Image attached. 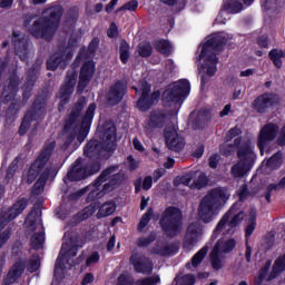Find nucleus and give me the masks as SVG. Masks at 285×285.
<instances>
[{"label":"nucleus","instance_id":"obj_1","mask_svg":"<svg viewBox=\"0 0 285 285\" xmlns=\"http://www.w3.org/2000/svg\"><path fill=\"white\" fill-rule=\"evenodd\" d=\"M229 39H233L230 33H213L200 45L198 63L203 75L214 77L215 72H217V53L222 52V47L229 41Z\"/></svg>","mask_w":285,"mask_h":285},{"label":"nucleus","instance_id":"obj_2","mask_svg":"<svg viewBox=\"0 0 285 285\" xmlns=\"http://www.w3.org/2000/svg\"><path fill=\"white\" fill-rule=\"evenodd\" d=\"M53 149L55 144H51L49 147L45 148L38 159L31 165L29 171L23 175V181H27V184H32V181L37 179V175L41 173L40 178L35 184L36 193L43 190V186H46L48 177H55V175H57V167L48 164V159H50V155H52Z\"/></svg>","mask_w":285,"mask_h":285},{"label":"nucleus","instance_id":"obj_3","mask_svg":"<svg viewBox=\"0 0 285 285\" xmlns=\"http://www.w3.org/2000/svg\"><path fill=\"white\" fill-rule=\"evenodd\" d=\"M228 199H230V191L227 188L219 187L210 190L199 204V220L204 224H210L216 215H219V210L224 208Z\"/></svg>","mask_w":285,"mask_h":285},{"label":"nucleus","instance_id":"obj_4","mask_svg":"<svg viewBox=\"0 0 285 285\" xmlns=\"http://www.w3.org/2000/svg\"><path fill=\"white\" fill-rule=\"evenodd\" d=\"M61 14H63V9L59 4L45 10L42 17L36 20L30 28L31 35L37 39L42 38L47 41L52 39L57 28H59Z\"/></svg>","mask_w":285,"mask_h":285},{"label":"nucleus","instance_id":"obj_5","mask_svg":"<svg viewBox=\"0 0 285 285\" xmlns=\"http://www.w3.org/2000/svg\"><path fill=\"white\" fill-rule=\"evenodd\" d=\"M104 136L101 142L90 140L85 147V155L87 157H95L101 153V148L108 153H112L117 148V128L112 122H107L102 127Z\"/></svg>","mask_w":285,"mask_h":285},{"label":"nucleus","instance_id":"obj_6","mask_svg":"<svg viewBox=\"0 0 285 285\" xmlns=\"http://www.w3.org/2000/svg\"><path fill=\"white\" fill-rule=\"evenodd\" d=\"M121 181V176L117 174V167L107 168L101 175L98 177L94 186L91 187V191L88 195V202H94V199H99L104 197L110 187L117 186Z\"/></svg>","mask_w":285,"mask_h":285},{"label":"nucleus","instance_id":"obj_7","mask_svg":"<svg viewBox=\"0 0 285 285\" xmlns=\"http://www.w3.org/2000/svg\"><path fill=\"white\" fill-rule=\"evenodd\" d=\"M254 148L255 147L253 146V144L247 142L238 149L237 157L239 161L232 166V177H234L235 179H239L250 173L253 164H255V159H257Z\"/></svg>","mask_w":285,"mask_h":285},{"label":"nucleus","instance_id":"obj_8","mask_svg":"<svg viewBox=\"0 0 285 285\" xmlns=\"http://www.w3.org/2000/svg\"><path fill=\"white\" fill-rule=\"evenodd\" d=\"M24 226L31 236V247L35 250L43 248V243L46 242V236L43 232V223L41 222V212L32 210L26 218Z\"/></svg>","mask_w":285,"mask_h":285},{"label":"nucleus","instance_id":"obj_9","mask_svg":"<svg viewBox=\"0 0 285 285\" xmlns=\"http://www.w3.org/2000/svg\"><path fill=\"white\" fill-rule=\"evenodd\" d=\"M190 95V82L186 79L178 80L169 85L163 92V102L165 106H181V99Z\"/></svg>","mask_w":285,"mask_h":285},{"label":"nucleus","instance_id":"obj_10","mask_svg":"<svg viewBox=\"0 0 285 285\" xmlns=\"http://www.w3.org/2000/svg\"><path fill=\"white\" fill-rule=\"evenodd\" d=\"M76 256L77 247H70V244L63 243L60 255L56 262L55 277L57 279H63V277H66V271L72 267L75 264L73 257Z\"/></svg>","mask_w":285,"mask_h":285},{"label":"nucleus","instance_id":"obj_11","mask_svg":"<svg viewBox=\"0 0 285 285\" xmlns=\"http://www.w3.org/2000/svg\"><path fill=\"white\" fill-rule=\"evenodd\" d=\"M237 210H239V204H234L228 213H226L217 224L212 236L213 239H217V235H219V233H224V230L230 233V228H235V226L242 224V220L244 219V213H237Z\"/></svg>","mask_w":285,"mask_h":285},{"label":"nucleus","instance_id":"obj_12","mask_svg":"<svg viewBox=\"0 0 285 285\" xmlns=\"http://www.w3.org/2000/svg\"><path fill=\"white\" fill-rule=\"evenodd\" d=\"M160 224L163 226V230L169 237L179 235V233H181V212L175 207L167 208Z\"/></svg>","mask_w":285,"mask_h":285},{"label":"nucleus","instance_id":"obj_13","mask_svg":"<svg viewBox=\"0 0 285 285\" xmlns=\"http://www.w3.org/2000/svg\"><path fill=\"white\" fill-rule=\"evenodd\" d=\"M235 248V239L220 238L214 249L210 253L212 266L215 271H219L224 266L222 262V256L226 253H230Z\"/></svg>","mask_w":285,"mask_h":285},{"label":"nucleus","instance_id":"obj_14","mask_svg":"<svg viewBox=\"0 0 285 285\" xmlns=\"http://www.w3.org/2000/svg\"><path fill=\"white\" fill-rule=\"evenodd\" d=\"M136 94L139 96L137 107L139 110H148L153 104L159 101V97L161 94L159 91H155L150 95V85L146 81L140 83L137 88H135Z\"/></svg>","mask_w":285,"mask_h":285},{"label":"nucleus","instance_id":"obj_15","mask_svg":"<svg viewBox=\"0 0 285 285\" xmlns=\"http://www.w3.org/2000/svg\"><path fill=\"white\" fill-rule=\"evenodd\" d=\"M279 132V124L278 122H268L262 127L259 136H258V148L261 150V155L266 153V147Z\"/></svg>","mask_w":285,"mask_h":285},{"label":"nucleus","instance_id":"obj_16","mask_svg":"<svg viewBox=\"0 0 285 285\" xmlns=\"http://www.w3.org/2000/svg\"><path fill=\"white\" fill-rule=\"evenodd\" d=\"M268 268H271V262H267L265 264V267L261 271L258 277L255 278V283L257 285H261L264 279H275L279 273H284L285 269V254L281 257H278L273 266L272 273L268 274Z\"/></svg>","mask_w":285,"mask_h":285},{"label":"nucleus","instance_id":"obj_17","mask_svg":"<svg viewBox=\"0 0 285 285\" xmlns=\"http://www.w3.org/2000/svg\"><path fill=\"white\" fill-rule=\"evenodd\" d=\"M204 235V228L199 223H193L188 226L187 233L184 238V248L185 250H193L198 242L202 240Z\"/></svg>","mask_w":285,"mask_h":285},{"label":"nucleus","instance_id":"obj_18","mask_svg":"<svg viewBox=\"0 0 285 285\" xmlns=\"http://www.w3.org/2000/svg\"><path fill=\"white\" fill-rule=\"evenodd\" d=\"M180 181L183 186H188L189 188H204L208 184V178L206 174L202 171H193L184 175L183 177L176 178L175 184Z\"/></svg>","mask_w":285,"mask_h":285},{"label":"nucleus","instance_id":"obj_19","mask_svg":"<svg viewBox=\"0 0 285 285\" xmlns=\"http://www.w3.org/2000/svg\"><path fill=\"white\" fill-rule=\"evenodd\" d=\"M279 104V96L275 94H263L258 96L254 102L253 108L256 112L264 115L268 108H273Z\"/></svg>","mask_w":285,"mask_h":285},{"label":"nucleus","instance_id":"obj_20","mask_svg":"<svg viewBox=\"0 0 285 285\" xmlns=\"http://www.w3.org/2000/svg\"><path fill=\"white\" fill-rule=\"evenodd\" d=\"M72 43L69 42V47H67L65 53H56L47 61L48 70H57L61 68L62 70L66 68V63L72 59Z\"/></svg>","mask_w":285,"mask_h":285},{"label":"nucleus","instance_id":"obj_21","mask_svg":"<svg viewBox=\"0 0 285 285\" xmlns=\"http://www.w3.org/2000/svg\"><path fill=\"white\" fill-rule=\"evenodd\" d=\"M99 170V165H95L92 169H86L81 166V160H76L73 167L68 171L67 177L71 181H79L86 179L89 175H95Z\"/></svg>","mask_w":285,"mask_h":285},{"label":"nucleus","instance_id":"obj_22","mask_svg":"<svg viewBox=\"0 0 285 285\" xmlns=\"http://www.w3.org/2000/svg\"><path fill=\"white\" fill-rule=\"evenodd\" d=\"M95 110H97V105L90 104L82 118V121L80 125V131H76L78 141H83V139L88 137V130H90L92 119L95 118Z\"/></svg>","mask_w":285,"mask_h":285},{"label":"nucleus","instance_id":"obj_23","mask_svg":"<svg viewBox=\"0 0 285 285\" xmlns=\"http://www.w3.org/2000/svg\"><path fill=\"white\" fill-rule=\"evenodd\" d=\"M165 139L170 150H181L184 148V138L177 134V127L175 125L166 127Z\"/></svg>","mask_w":285,"mask_h":285},{"label":"nucleus","instance_id":"obj_24","mask_svg":"<svg viewBox=\"0 0 285 285\" xmlns=\"http://www.w3.org/2000/svg\"><path fill=\"white\" fill-rule=\"evenodd\" d=\"M75 83H77V75L67 76L66 85L61 87L57 95V99L60 100L61 106H66L70 101V95L75 92Z\"/></svg>","mask_w":285,"mask_h":285},{"label":"nucleus","instance_id":"obj_25","mask_svg":"<svg viewBox=\"0 0 285 285\" xmlns=\"http://www.w3.org/2000/svg\"><path fill=\"white\" fill-rule=\"evenodd\" d=\"M94 75H95V62L88 60L82 65L80 70V77L78 82L79 92L86 89V86L90 83V79H92Z\"/></svg>","mask_w":285,"mask_h":285},{"label":"nucleus","instance_id":"obj_26","mask_svg":"<svg viewBox=\"0 0 285 285\" xmlns=\"http://www.w3.org/2000/svg\"><path fill=\"white\" fill-rule=\"evenodd\" d=\"M130 262L137 273H153V262L146 258V256L134 252L130 257Z\"/></svg>","mask_w":285,"mask_h":285},{"label":"nucleus","instance_id":"obj_27","mask_svg":"<svg viewBox=\"0 0 285 285\" xmlns=\"http://www.w3.org/2000/svg\"><path fill=\"white\" fill-rule=\"evenodd\" d=\"M124 95H126V85L124 82H117L109 89L107 95L108 102L115 106V104H119L124 99Z\"/></svg>","mask_w":285,"mask_h":285},{"label":"nucleus","instance_id":"obj_28","mask_svg":"<svg viewBox=\"0 0 285 285\" xmlns=\"http://www.w3.org/2000/svg\"><path fill=\"white\" fill-rule=\"evenodd\" d=\"M19 86V78L17 76H12L4 87L2 92L3 101H12L14 99V95H17V87Z\"/></svg>","mask_w":285,"mask_h":285},{"label":"nucleus","instance_id":"obj_29","mask_svg":"<svg viewBox=\"0 0 285 285\" xmlns=\"http://www.w3.org/2000/svg\"><path fill=\"white\" fill-rule=\"evenodd\" d=\"M242 10H243L242 3L235 2L234 4H230L228 10H223L219 12V14L216 18V23H220L223 26L226 24V21L230 19L229 12H232L233 14H237V12H242Z\"/></svg>","mask_w":285,"mask_h":285},{"label":"nucleus","instance_id":"obj_30","mask_svg":"<svg viewBox=\"0 0 285 285\" xmlns=\"http://www.w3.org/2000/svg\"><path fill=\"white\" fill-rule=\"evenodd\" d=\"M26 206H28V200L20 199L18 200L12 208L4 215L2 218L4 222H10V219H14L18 215H21L23 210H26Z\"/></svg>","mask_w":285,"mask_h":285},{"label":"nucleus","instance_id":"obj_31","mask_svg":"<svg viewBox=\"0 0 285 285\" xmlns=\"http://www.w3.org/2000/svg\"><path fill=\"white\" fill-rule=\"evenodd\" d=\"M166 119H168V117H166V115H164V112L154 111L150 115L149 121L147 122L145 128L147 130H150L151 128H161V126H164V124H166Z\"/></svg>","mask_w":285,"mask_h":285},{"label":"nucleus","instance_id":"obj_32","mask_svg":"<svg viewBox=\"0 0 285 285\" xmlns=\"http://www.w3.org/2000/svg\"><path fill=\"white\" fill-rule=\"evenodd\" d=\"M246 144H252L250 141L242 142V138H236L234 140V144L230 145L228 142L220 146V153L222 155H225L226 157L233 155L235 150H239L243 146H246Z\"/></svg>","mask_w":285,"mask_h":285},{"label":"nucleus","instance_id":"obj_33","mask_svg":"<svg viewBox=\"0 0 285 285\" xmlns=\"http://www.w3.org/2000/svg\"><path fill=\"white\" fill-rule=\"evenodd\" d=\"M282 153H276L268 160L262 163V168L268 173V170H275L279 168V166H282Z\"/></svg>","mask_w":285,"mask_h":285},{"label":"nucleus","instance_id":"obj_34","mask_svg":"<svg viewBox=\"0 0 285 285\" xmlns=\"http://www.w3.org/2000/svg\"><path fill=\"white\" fill-rule=\"evenodd\" d=\"M19 37H21V35L14 32L13 33V46L16 48V52L17 55L20 57V59H22V61H26V55H28V49L26 47V40H19Z\"/></svg>","mask_w":285,"mask_h":285},{"label":"nucleus","instance_id":"obj_35","mask_svg":"<svg viewBox=\"0 0 285 285\" xmlns=\"http://www.w3.org/2000/svg\"><path fill=\"white\" fill-rule=\"evenodd\" d=\"M85 106H86V98H80L69 116V120L67 121L66 128H68L69 126H72V124L77 121V117H79V112L83 110Z\"/></svg>","mask_w":285,"mask_h":285},{"label":"nucleus","instance_id":"obj_36","mask_svg":"<svg viewBox=\"0 0 285 285\" xmlns=\"http://www.w3.org/2000/svg\"><path fill=\"white\" fill-rule=\"evenodd\" d=\"M23 271H26V265H23L22 263H17L16 265H13V268H11L7 275L9 284H12V282H16L18 277H21Z\"/></svg>","mask_w":285,"mask_h":285},{"label":"nucleus","instance_id":"obj_37","mask_svg":"<svg viewBox=\"0 0 285 285\" xmlns=\"http://www.w3.org/2000/svg\"><path fill=\"white\" fill-rule=\"evenodd\" d=\"M117 210V205L112 202L105 203L98 210V217H108Z\"/></svg>","mask_w":285,"mask_h":285},{"label":"nucleus","instance_id":"obj_38","mask_svg":"<svg viewBox=\"0 0 285 285\" xmlns=\"http://www.w3.org/2000/svg\"><path fill=\"white\" fill-rule=\"evenodd\" d=\"M176 252H177V247H168V245L164 243H159L153 249V253H155V255H173V253H176Z\"/></svg>","mask_w":285,"mask_h":285},{"label":"nucleus","instance_id":"obj_39","mask_svg":"<svg viewBox=\"0 0 285 285\" xmlns=\"http://www.w3.org/2000/svg\"><path fill=\"white\" fill-rule=\"evenodd\" d=\"M256 217H257V212L255 209H252L248 215L249 223H248L246 232H245V237H247V238L250 237L253 235V233L255 232Z\"/></svg>","mask_w":285,"mask_h":285},{"label":"nucleus","instance_id":"obj_40","mask_svg":"<svg viewBox=\"0 0 285 285\" xmlns=\"http://www.w3.org/2000/svg\"><path fill=\"white\" fill-rule=\"evenodd\" d=\"M119 55L120 60L124 63H128V59H130V45H128V42H126L125 40L120 41Z\"/></svg>","mask_w":285,"mask_h":285},{"label":"nucleus","instance_id":"obj_41","mask_svg":"<svg viewBox=\"0 0 285 285\" xmlns=\"http://www.w3.org/2000/svg\"><path fill=\"white\" fill-rule=\"evenodd\" d=\"M156 50L160 52L161 55H170L173 52V45L168 42L167 40H158L155 43Z\"/></svg>","mask_w":285,"mask_h":285},{"label":"nucleus","instance_id":"obj_42","mask_svg":"<svg viewBox=\"0 0 285 285\" xmlns=\"http://www.w3.org/2000/svg\"><path fill=\"white\" fill-rule=\"evenodd\" d=\"M206 255H208V247L205 246L200 250H198L197 254L194 255V257L191 258V266L194 268H197L198 265L204 262V257H206Z\"/></svg>","mask_w":285,"mask_h":285},{"label":"nucleus","instance_id":"obj_43","mask_svg":"<svg viewBox=\"0 0 285 285\" xmlns=\"http://www.w3.org/2000/svg\"><path fill=\"white\" fill-rule=\"evenodd\" d=\"M137 52L140 57H150L153 55V46L148 41L140 42Z\"/></svg>","mask_w":285,"mask_h":285},{"label":"nucleus","instance_id":"obj_44","mask_svg":"<svg viewBox=\"0 0 285 285\" xmlns=\"http://www.w3.org/2000/svg\"><path fill=\"white\" fill-rule=\"evenodd\" d=\"M284 51L274 49L269 52V58L276 68H282V59H284Z\"/></svg>","mask_w":285,"mask_h":285},{"label":"nucleus","instance_id":"obj_45","mask_svg":"<svg viewBox=\"0 0 285 285\" xmlns=\"http://www.w3.org/2000/svg\"><path fill=\"white\" fill-rule=\"evenodd\" d=\"M97 203L87 206L82 212L78 214L80 222H83V219H88V217L95 215V213H97Z\"/></svg>","mask_w":285,"mask_h":285},{"label":"nucleus","instance_id":"obj_46","mask_svg":"<svg viewBox=\"0 0 285 285\" xmlns=\"http://www.w3.org/2000/svg\"><path fill=\"white\" fill-rule=\"evenodd\" d=\"M32 119H35V115L30 112L26 114L24 119L22 120V124L19 129V132L21 135H26V132H28V128H30V121H32Z\"/></svg>","mask_w":285,"mask_h":285},{"label":"nucleus","instance_id":"obj_47","mask_svg":"<svg viewBox=\"0 0 285 285\" xmlns=\"http://www.w3.org/2000/svg\"><path fill=\"white\" fill-rule=\"evenodd\" d=\"M41 266V258L39 256H33L28 265V271L30 273H35L36 271H39V267Z\"/></svg>","mask_w":285,"mask_h":285},{"label":"nucleus","instance_id":"obj_48","mask_svg":"<svg viewBox=\"0 0 285 285\" xmlns=\"http://www.w3.org/2000/svg\"><path fill=\"white\" fill-rule=\"evenodd\" d=\"M150 217H153L151 209L147 210L146 214L141 217L140 223L138 225V230H141L142 228H146V226H148V222H150Z\"/></svg>","mask_w":285,"mask_h":285},{"label":"nucleus","instance_id":"obj_49","mask_svg":"<svg viewBox=\"0 0 285 285\" xmlns=\"http://www.w3.org/2000/svg\"><path fill=\"white\" fill-rule=\"evenodd\" d=\"M159 276L154 275L151 277H147L145 279H140L137 282L138 285H157L159 284Z\"/></svg>","mask_w":285,"mask_h":285},{"label":"nucleus","instance_id":"obj_50","mask_svg":"<svg viewBox=\"0 0 285 285\" xmlns=\"http://www.w3.org/2000/svg\"><path fill=\"white\" fill-rule=\"evenodd\" d=\"M117 285H132V277L128 273H124L118 277Z\"/></svg>","mask_w":285,"mask_h":285},{"label":"nucleus","instance_id":"obj_51","mask_svg":"<svg viewBox=\"0 0 285 285\" xmlns=\"http://www.w3.org/2000/svg\"><path fill=\"white\" fill-rule=\"evenodd\" d=\"M239 135H242V129H239V127H235L226 134L225 139L226 141H230V139H235V137H239Z\"/></svg>","mask_w":285,"mask_h":285},{"label":"nucleus","instance_id":"obj_52","mask_svg":"<svg viewBox=\"0 0 285 285\" xmlns=\"http://www.w3.org/2000/svg\"><path fill=\"white\" fill-rule=\"evenodd\" d=\"M97 262H99V253L95 252L88 256L86 264L87 266H94Z\"/></svg>","mask_w":285,"mask_h":285},{"label":"nucleus","instance_id":"obj_53","mask_svg":"<svg viewBox=\"0 0 285 285\" xmlns=\"http://www.w3.org/2000/svg\"><path fill=\"white\" fill-rule=\"evenodd\" d=\"M139 6V3L135 0L128 2L127 4H125L124 7H120L118 9V12L121 11V10H130V11H135L137 10V7Z\"/></svg>","mask_w":285,"mask_h":285},{"label":"nucleus","instance_id":"obj_54","mask_svg":"<svg viewBox=\"0 0 285 285\" xmlns=\"http://www.w3.org/2000/svg\"><path fill=\"white\" fill-rule=\"evenodd\" d=\"M127 165L129 170H137V168L139 167V161L135 160V158H132V156H129L127 158Z\"/></svg>","mask_w":285,"mask_h":285},{"label":"nucleus","instance_id":"obj_55","mask_svg":"<svg viewBox=\"0 0 285 285\" xmlns=\"http://www.w3.org/2000/svg\"><path fill=\"white\" fill-rule=\"evenodd\" d=\"M142 188H144V190H150V188H153V177L147 176L144 179Z\"/></svg>","mask_w":285,"mask_h":285},{"label":"nucleus","instance_id":"obj_56","mask_svg":"<svg viewBox=\"0 0 285 285\" xmlns=\"http://www.w3.org/2000/svg\"><path fill=\"white\" fill-rule=\"evenodd\" d=\"M277 144H279L281 146H285V125L279 130Z\"/></svg>","mask_w":285,"mask_h":285},{"label":"nucleus","instance_id":"obj_57","mask_svg":"<svg viewBox=\"0 0 285 285\" xmlns=\"http://www.w3.org/2000/svg\"><path fill=\"white\" fill-rule=\"evenodd\" d=\"M195 284V276L188 274L183 277V285H194Z\"/></svg>","mask_w":285,"mask_h":285},{"label":"nucleus","instance_id":"obj_58","mask_svg":"<svg viewBox=\"0 0 285 285\" xmlns=\"http://www.w3.org/2000/svg\"><path fill=\"white\" fill-rule=\"evenodd\" d=\"M154 239H155V236H150L148 238L140 237L138 240V246H148V244H150V242H153Z\"/></svg>","mask_w":285,"mask_h":285},{"label":"nucleus","instance_id":"obj_59","mask_svg":"<svg viewBox=\"0 0 285 285\" xmlns=\"http://www.w3.org/2000/svg\"><path fill=\"white\" fill-rule=\"evenodd\" d=\"M108 37H110L111 39L117 37L118 35V30H117V24L111 23L110 28L107 31Z\"/></svg>","mask_w":285,"mask_h":285},{"label":"nucleus","instance_id":"obj_60","mask_svg":"<svg viewBox=\"0 0 285 285\" xmlns=\"http://www.w3.org/2000/svg\"><path fill=\"white\" fill-rule=\"evenodd\" d=\"M217 164H219V155H213L209 158V166H210V168H217Z\"/></svg>","mask_w":285,"mask_h":285},{"label":"nucleus","instance_id":"obj_61","mask_svg":"<svg viewBox=\"0 0 285 285\" xmlns=\"http://www.w3.org/2000/svg\"><path fill=\"white\" fill-rule=\"evenodd\" d=\"M135 150H138L139 153H144L145 148L141 141H139L137 138H134L132 140Z\"/></svg>","mask_w":285,"mask_h":285},{"label":"nucleus","instance_id":"obj_62","mask_svg":"<svg viewBox=\"0 0 285 285\" xmlns=\"http://www.w3.org/2000/svg\"><path fill=\"white\" fill-rule=\"evenodd\" d=\"M92 282H95V275L92 274H86L82 278V285L92 284Z\"/></svg>","mask_w":285,"mask_h":285},{"label":"nucleus","instance_id":"obj_63","mask_svg":"<svg viewBox=\"0 0 285 285\" xmlns=\"http://www.w3.org/2000/svg\"><path fill=\"white\" fill-rule=\"evenodd\" d=\"M8 239H10V232L7 230L0 235V248L6 244V242H8Z\"/></svg>","mask_w":285,"mask_h":285},{"label":"nucleus","instance_id":"obj_64","mask_svg":"<svg viewBox=\"0 0 285 285\" xmlns=\"http://www.w3.org/2000/svg\"><path fill=\"white\" fill-rule=\"evenodd\" d=\"M238 195H239L240 202H244V199H246V197L248 196V189L246 188V186H243L240 188V190L238 191Z\"/></svg>","mask_w":285,"mask_h":285}]
</instances>
